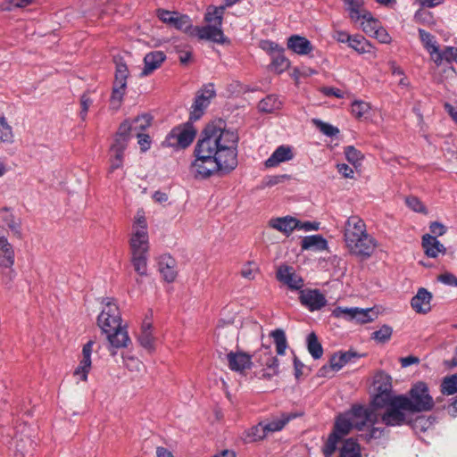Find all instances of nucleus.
Returning <instances> with one entry per match:
<instances>
[{"mask_svg":"<svg viewBox=\"0 0 457 457\" xmlns=\"http://www.w3.org/2000/svg\"><path fill=\"white\" fill-rule=\"evenodd\" d=\"M361 29L368 36H371L381 25L380 21L374 18L370 12H367L361 17Z\"/></svg>","mask_w":457,"mask_h":457,"instance_id":"38","label":"nucleus"},{"mask_svg":"<svg viewBox=\"0 0 457 457\" xmlns=\"http://www.w3.org/2000/svg\"><path fill=\"white\" fill-rule=\"evenodd\" d=\"M0 141L4 143H12L13 141L12 129L8 124L4 115L0 116Z\"/></svg>","mask_w":457,"mask_h":457,"instance_id":"51","label":"nucleus"},{"mask_svg":"<svg viewBox=\"0 0 457 457\" xmlns=\"http://www.w3.org/2000/svg\"><path fill=\"white\" fill-rule=\"evenodd\" d=\"M178 12L169 11L165 9H157V17L165 24L169 25L172 19L177 15Z\"/></svg>","mask_w":457,"mask_h":457,"instance_id":"62","label":"nucleus"},{"mask_svg":"<svg viewBox=\"0 0 457 457\" xmlns=\"http://www.w3.org/2000/svg\"><path fill=\"white\" fill-rule=\"evenodd\" d=\"M196 135V130L190 123L175 127L166 137L165 144L168 146L184 149L191 145Z\"/></svg>","mask_w":457,"mask_h":457,"instance_id":"7","label":"nucleus"},{"mask_svg":"<svg viewBox=\"0 0 457 457\" xmlns=\"http://www.w3.org/2000/svg\"><path fill=\"white\" fill-rule=\"evenodd\" d=\"M403 407H407L408 411H428L434 407V400L429 395L428 386L424 382L415 384L410 390V396L400 395Z\"/></svg>","mask_w":457,"mask_h":457,"instance_id":"4","label":"nucleus"},{"mask_svg":"<svg viewBox=\"0 0 457 457\" xmlns=\"http://www.w3.org/2000/svg\"><path fill=\"white\" fill-rule=\"evenodd\" d=\"M422 247L426 255L429 258H436L439 253L445 254L446 248L436 237L426 234L422 237Z\"/></svg>","mask_w":457,"mask_h":457,"instance_id":"25","label":"nucleus"},{"mask_svg":"<svg viewBox=\"0 0 457 457\" xmlns=\"http://www.w3.org/2000/svg\"><path fill=\"white\" fill-rule=\"evenodd\" d=\"M369 106L366 103L361 101H355L352 104V112L357 118H361L368 111Z\"/></svg>","mask_w":457,"mask_h":457,"instance_id":"63","label":"nucleus"},{"mask_svg":"<svg viewBox=\"0 0 457 457\" xmlns=\"http://www.w3.org/2000/svg\"><path fill=\"white\" fill-rule=\"evenodd\" d=\"M418 32L424 48L428 52L430 58L432 59L439 49V46L436 43L435 37L422 29H419Z\"/></svg>","mask_w":457,"mask_h":457,"instance_id":"35","label":"nucleus"},{"mask_svg":"<svg viewBox=\"0 0 457 457\" xmlns=\"http://www.w3.org/2000/svg\"><path fill=\"white\" fill-rule=\"evenodd\" d=\"M395 397L396 396L393 395L392 392H377L370 408L373 409L375 412H378L380 409H385L386 411L391 406L392 403L395 401Z\"/></svg>","mask_w":457,"mask_h":457,"instance_id":"31","label":"nucleus"},{"mask_svg":"<svg viewBox=\"0 0 457 457\" xmlns=\"http://www.w3.org/2000/svg\"><path fill=\"white\" fill-rule=\"evenodd\" d=\"M169 26L175 28L190 37H208L210 36L206 34L211 30L210 28H199V26H193L190 17L179 12L170 22Z\"/></svg>","mask_w":457,"mask_h":457,"instance_id":"10","label":"nucleus"},{"mask_svg":"<svg viewBox=\"0 0 457 457\" xmlns=\"http://www.w3.org/2000/svg\"><path fill=\"white\" fill-rule=\"evenodd\" d=\"M267 434L264 424L259 423L258 425L252 427L246 432V440L248 442H256L266 437Z\"/></svg>","mask_w":457,"mask_h":457,"instance_id":"49","label":"nucleus"},{"mask_svg":"<svg viewBox=\"0 0 457 457\" xmlns=\"http://www.w3.org/2000/svg\"><path fill=\"white\" fill-rule=\"evenodd\" d=\"M159 270L165 281L173 282L177 277L175 262L170 256H163L159 262Z\"/></svg>","mask_w":457,"mask_h":457,"instance_id":"30","label":"nucleus"},{"mask_svg":"<svg viewBox=\"0 0 457 457\" xmlns=\"http://www.w3.org/2000/svg\"><path fill=\"white\" fill-rule=\"evenodd\" d=\"M128 77L129 69L126 63L121 61L116 62L115 79L110 98V106L114 110L120 107L127 88Z\"/></svg>","mask_w":457,"mask_h":457,"instance_id":"6","label":"nucleus"},{"mask_svg":"<svg viewBox=\"0 0 457 457\" xmlns=\"http://www.w3.org/2000/svg\"><path fill=\"white\" fill-rule=\"evenodd\" d=\"M152 117L149 114H142L132 120H129V133L136 135L137 132H142L151 126Z\"/></svg>","mask_w":457,"mask_h":457,"instance_id":"36","label":"nucleus"},{"mask_svg":"<svg viewBox=\"0 0 457 457\" xmlns=\"http://www.w3.org/2000/svg\"><path fill=\"white\" fill-rule=\"evenodd\" d=\"M295 417V415L294 414L282 413L279 418L264 424L267 433L281 430L286 424Z\"/></svg>","mask_w":457,"mask_h":457,"instance_id":"45","label":"nucleus"},{"mask_svg":"<svg viewBox=\"0 0 457 457\" xmlns=\"http://www.w3.org/2000/svg\"><path fill=\"white\" fill-rule=\"evenodd\" d=\"M353 427V423L348 413L346 415H340L336 420L332 434H336L338 437L343 438L345 436L349 434Z\"/></svg>","mask_w":457,"mask_h":457,"instance_id":"33","label":"nucleus"},{"mask_svg":"<svg viewBox=\"0 0 457 457\" xmlns=\"http://www.w3.org/2000/svg\"><path fill=\"white\" fill-rule=\"evenodd\" d=\"M378 39L382 44H389L392 40L390 35L381 25L377 29L374 33L370 36Z\"/></svg>","mask_w":457,"mask_h":457,"instance_id":"61","label":"nucleus"},{"mask_svg":"<svg viewBox=\"0 0 457 457\" xmlns=\"http://www.w3.org/2000/svg\"><path fill=\"white\" fill-rule=\"evenodd\" d=\"M359 355L355 352L348 351L345 353H338L332 355L329 361V365H324L319 370L320 377H328L329 372L338 371L346 363L353 361V359L358 358Z\"/></svg>","mask_w":457,"mask_h":457,"instance_id":"14","label":"nucleus"},{"mask_svg":"<svg viewBox=\"0 0 457 457\" xmlns=\"http://www.w3.org/2000/svg\"><path fill=\"white\" fill-rule=\"evenodd\" d=\"M405 203L407 206L415 212L424 213L428 212L426 206L416 196L406 197Z\"/></svg>","mask_w":457,"mask_h":457,"instance_id":"55","label":"nucleus"},{"mask_svg":"<svg viewBox=\"0 0 457 457\" xmlns=\"http://www.w3.org/2000/svg\"><path fill=\"white\" fill-rule=\"evenodd\" d=\"M457 53V48L453 46H447L444 50L438 49L435 56L432 58V61L439 66L442 64L443 61L445 60L448 62L453 61L454 54Z\"/></svg>","mask_w":457,"mask_h":457,"instance_id":"47","label":"nucleus"},{"mask_svg":"<svg viewBox=\"0 0 457 457\" xmlns=\"http://www.w3.org/2000/svg\"><path fill=\"white\" fill-rule=\"evenodd\" d=\"M259 272V267L255 262H249L242 267L241 275L243 278L252 280Z\"/></svg>","mask_w":457,"mask_h":457,"instance_id":"57","label":"nucleus"},{"mask_svg":"<svg viewBox=\"0 0 457 457\" xmlns=\"http://www.w3.org/2000/svg\"><path fill=\"white\" fill-rule=\"evenodd\" d=\"M270 337L274 340L277 353L278 355H284L287 347V341L284 330L277 328L270 332Z\"/></svg>","mask_w":457,"mask_h":457,"instance_id":"44","label":"nucleus"},{"mask_svg":"<svg viewBox=\"0 0 457 457\" xmlns=\"http://www.w3.org/2000/svg\"><path fill=\"white\" fill-rule=\"evenodd\" d=\"M342 438L336 436V434H330L323 448V453L325 457H331L335 453L337 444Z\"/></svg>","mask_w":457,"mask_h":457,"instance_id":"53","label":"nucleus"},{"mask_svg":"<svg viewBox=\"0 0 457 457\" xmlns=\"http://www.w3.org/2000/svg\"><path fill=\"white\" fill-rule=\"evenodd\" d=\"M129 253H148L150 244L148 231H132L129 240Z\"/></svg>","mask_w":457,"mask_h":457,"instance_id":"19","label":"nucleus"},{"mask_svg":"<svg viewBox=\"0 0 457 457\" xmlns=\"http://www.w3.org/2000/svg\"><path fill=\"white\" fill-rule=\"evenodd\" d=\"M94 344L95 342L93 340H89L84 345L82 349V358L73 373L75 377H78L79 379L83 382L87 381V376L91 370V354Z\"/></svg>","mask_w":457,"mask_h":457,"instance_id":"16","label":"nucleus"},{"mask_svg":"<svg viewBox=\"0 0 457 457\" xmlns=\"http://www.w3.org/2000/svg\"><path fill=\"white\" fill-rule=\"evenodd\" d=\"M263 357L260 359V364L265 368L262 370L261 378H270L278 373V360L273 356L270 346L263 347Z\"/></svg>","mask_w":457,"mask_h":457,"instance_id":"21","label":"nucleus"},{"mask_svg":"<svg viewBox=\"0 0 457 457\" xmlns=\"http://www.w3.org/2000/svg\"><path fill=\"white\" fill-rule=\"evenodd\" d=\"M434 420L425 416H418L413 420H410V424L415 432H425L433 425Z\"/></svg>","mask_w":457,"mask_h":457,"instance_id":"50","label":"nucleus"},{"mask_svg":"<svg viewBox=\"0 0 457 457\" xmlns=\"http://www.w3.org/2000/svg\"><path fill=\"white\" fill-rule=\"evenodd\" d=\"M299 300L301 304L310 312L320 311L328 303L325 295L319 289L300 290Z\"/></svg>","mask_w":457,"mask_h":457,"instance_id":"11","label":"nucleus"},{"mask_svg":"<svg viewBox=\"0 0 457 457\" xmlns=\"http://www.w3.org/2000/svg\"><path fill=\"white\" fill-rule=\"evenodd\" d=\"M307 349L312 357L315 360L320 359L323 355V347L319 342L318 337L314 332L307 336Z\"/></svg>","mask_w":457,"mask_h":457,"instance_id":"41","label":"nucleus"},{"mask_svg":"<svg viewBox=\"0 0 457 457\" xmlns=\"http://www.w3.org/2000/svg\"><path fill=\"white\" fill-rule=\"evenodd\" d=\"M314 123L320 130L328 137H334L339 133V129L328 123L323 122L319 120H314Z\"/></svg>","mask_w":457,"mask_h":457,"instance_id":"59","label":"nucleus"},{"mask_svg":"<svg viewBox=\"0 0 457 457\" xmlns=\"http://www.w3.org/2000/svg\"><path fill=\"white\" fill-rule=\"evenodd\" d=\"M97 325L106 335L112 348H126L130 343L127 326L122 325L120 309L113 299L104 300L102 312L97 317Z\"/></svg>","mask_w":457,"mask_h":457,"instance_id":"2","label":"nucleus"},{"mask_svg":"<svg viewBox=\"0 0 457 457\" xmlns=\"http://www.w3.org/2000/svg\"><path fill=\"white\" fill-rule=\"evenodd\" d=\"M328 246L327 240L321 235L304 237L301 241V248L304 250L322 251Z\"/></svg>","mask_w":457,"mask_h":457,"instance_id":"29","label":"nucleus"},{"mask_svg":"<svg viewBox=\"0 0 457 457\" xmlns=\"http://www.w3.org/2000/svg\"><path fill=\"white\" fill-rule=\"evenodd\" d=\"M133 135L129 133V120H126L120 125L111 146L125 151Z\"/></svg>","mask_w":457,"mask_h":457,"instance_id":"27","label":"nucleus"},{"mask_svg":"<svg viewBox=\"0 0 457 457\" xmlns=\"http://www.w3.org/2000/svg\"><path fill=\"white\" fill-rule=\"evenodd\" d=\"M228 366L232 371L243 373L252 367V356L246 353L237 351L226 354Z\"/></svg>","mask_w":457,"mask_h":457,"instance_id":"15","label":"nucleus"},{"mask_svg":"<svg viewBox=\"0 0 457 457\" xmlns=\"http://www.w3.org/2000/svg\"><path fill=\"white\" fill-rule=\"evenodd\" d=\"M134 137H137V143L140 145L141 151L145 152L151 146V139L149 135L145 134L143 132H137Z\"/></svg>","mask_w":457,"mask_h":457,"instance_id":"64","label":"nucleus"},{"mask_svg":"<svg viewBox=\"0 0 457 457\" xmlns=\"http://www.w3.org/2000/svg\"><path fill=\"white\" fill-rule=\"evenodd\" d=\"M293 149L289 145H279L272 154L265 161L264 164L267 168H273L281 162L291 161L294 158Z\"/></svg>","mask_w":457,"mask_h":457,"instance_id":"23","label":"nucleus"},{"mask_svg":"<svg viewBox=\"0 0 457 457\" xmlns=\"http://www.w3.org/2000/svg\"><path fill=\"white\" fill-rule=\"evenodd\" d=\"M353 426L358 430H362L368 425H374L378 421L379 414L370 407L354 405L348 413Z\"/></svg>","mask_w":457,"mask_h":457,"instance_id":"9","label":"nucleus"},{"mask_svg":"<svg viewBox=\"0 0 457 457\" xmlns=\"http://www.w3.org/2000/svg\"><path fill=\"white\" fill-rule=\"evenodd\" d=\"M224 7L209 6L204 15V21L208 23L202 28H210L211 30L206 34L208 37H198L199 39L210 40L212 42L228 45L230 40L224 35L221 26L223 21Z\"/></svg>","mask_w":457,"mask_h":457,"instance_id":"5","label":"nucleus"},{"mask_svg":"<svg viewBox=\"0 0 457 457\" xmlns=\"http://www.w3.org/2000/svg\"><path fill=\"white\" fill-rule=\"evenodd\" d=\"M345 154L346 160L353 165L359 163L363 158L362 154L353 145L345 148Z\"/></svg>","mask_w":457,"mask_h":457,"instance_id":"54","label":"nucleus"},{"mask_svg":"<svg viewBox=\"0 0 457 457\" xmlns=\"http://www.w3.org/2000/svg\"><path fill=\"white\" fill-rule=\"evenodd\" d=\"M361 447L359 444L353 438L347 439L341 450L340 457H361Z\"/></svg>","mask_w":457,"mask_h":457,"instance_id":"43","label":"nucleus"},{"mask_svg":"<svg viewBox=\"0 0 457 457\" xmlns=\"http://www.w3.org/2000/svg\"><path fill=\"white\" fill-rule=\"evenodd\" d=\"M401 400V396L396 395L389 408H387L383 413L378 412L382 423L386 426L395 427L402 426L410 422L408 415L404 412L405 411H408L407 407L400 405L402 403Z\"/></svg>","mask_w":457,"mask_h":457,"instance_id":"8","label":"nucleus"},{"mask_svg":"<svg viewBox=\"0 0 457 457\" xmlns=\"http://www.w3.org/2000/svg\"><path fill=\"white\" fill-rule=\"evenodd\" d=\"M271 228L289 236L298 226V220L291 216L271 219L269 221Z\"/></svg>","mask_w":457,"mask_h":457,"instance_id":"26","label":"nucleus"},{"mask_svg":"<svg viewBox=\"0 0 457 457\" xmlns=\"http://www.w3.org/2000/svg\"><path fill=\"white\" fill-rule=\"evenodd\" d=\"M371 309H359V308H347L337 307L333 310L332 315L336 318H344L347 320H356L359 323H368L373 320Z\"/></svg>","mask_w":457,"mask_h":457,"instance_id":"12","label":"nucleus"},{"mask_svg":"<svg viewBox=\"0 0 457 457\" xmlns=\"http://www.w3.org/2000/svg\"><path fill=\"white\" fill-rule=\"evenodd\" d=\"M260 47L273 55L278 52H283V48L280 47L277 43L270 40H262L260 42Z\"/></svg>","mask_w":457,"mask_h":457,"instance_id":"60","label":"nucleus"},{"mask_svg":"<svg viewBox=\"0 0 457 457\" xmlns=\"http://www.w3.org/2000/svg\"><path fill=\"white\" fill-rule=\"evenodd\" d=\"M345 11L353 22L361 21V17L368 12L364 0H344Z\"/></svg>","mask_w":457,"mask_h":457,"instance_id":"28","label":"nucleus"},{"mask_svg":"<svg viewBox=\"0 0 457 457\" xmlns=\"http://www.w3.org/2000/svg\"><path fill=\"white\" fill-rule=\"evenodd\" d=\"M432 294L424 287L418 289L411 300V308L420 314H427L431 311Z\"/></svg>","mask_w":457,"mask_h":457,"instance_id":"20","label":"nucleus"},{"mask_svg":"<svg viewBox=\"0 0 457 457\" xmlns=\"http://www.w3.org/2000/svg\"><path fill=\"white\" fill-rule=\"evenodd\" d=\"M237 133L226 129L223 120L208 124L195 147L191 166L195 177L206 179L218 171L233 170L237 165Z\"/></svg>","mask_w":457,"mask_h":457,"instance_id":"1","label":"nucleus"},{"mask_svg":"<svg viewBox=\"0 0 457 457\" xmlns=\"http://www.w3.org/2000/svg\"><path fill=\"white\" fill-rule=\"evenodd\" d=\"M287 48L299 55H306L312 52L313 46L306 37L293 35L287 39Z\"/></svg>","mask_w":457,"mask_h":457,"instance_id":"24","label":"nucleus"},{"mask_svg":"<svg viewBox=\"0 0 457 457\" xmlns=\"http://www.w3.org/2000/svg\"><path fill=\"white\" fill-rule=\"evenodd\" d=\"M154 337L152 334V324L148 320H144L141 326L138 341L145 349H152L154 345Z\"/></svg>","mask_w":457,"mask_h":457,"instance_id":"37","label":"nucleus"},{"mask_svg":"<svg viewBox=\"0 0 457 457\" xmlns=\"http://www.w3.org/2000/svg\"><path fill=\"white\" fill-rule=\"evenodd\" d=\"M289 64L290 62L283 54V52H278L272 56L270 67L275 72L281 73L289 67Z\"/></svg>","mask_w":457,"mask_h":457,"instance_id":"48","label":"nucleus"},{"mask_svg":"<svg viewBox=\"0 0 457 457\" xmlns=\"http://www.w3.org/2000/svg\"><path fill=\"white\" fill-rule=\"evenodd\" d=\"M215 91L212 84L205 86L196 94L192 105L190 120H198L204 113V110L209 105L210 100L214 97Z\"/></svg>","mask_w":457,"mask_h":457,"instance_id":"13","label":"nucleus"},{"mask_svg":"<svg viewBox=\"0 0 457 457\" xmlns=\"http://www.w3.org/2000/svg\"><path fill=\"white\" fill-rule=\"evenodd\" d=\"M392 378L389 375L383 371H379L375 375L374 386L377 392H392Z\"/></svg>","mask_w":457,"mask_h":457,"instance_id":"40","label":"nucleus"},{"mask_svg":"<svg viewBox=\"0 0 457 457\" xmlns=\"http://www.w3.org/2000/svg\"><path fill=\"white\" fill-rule=\"evenodd\" d=\"M147 231V222L145 216V212L140 209L137 212V214L135 216V220L132 225V231Z\"/></svg>","mask_w":457,"mask_h":457,"instance_id":"56","label":"nucleus"},{"mask_svg":"<svg viewBox=\"0 0 457 457\" xmlns=\"http://www.w3.org/2000/svg\"><path fill=\"white\" fill-rule=\"evenodd\" d=\"M281 104L277 96L270 95L259 102L258 108L262 112H272L280 109Z\"/></svg>","mask_w":457,"mask_h":457,"instance_id":"42","label":"nucleus"},{"mask_svg":"<svg viewBox=\"0 0 457 457\" xmlns=\"http://www.w3.org/2000/svg\"><path fill=\"white\" fill-rule=\"evenodd\" d=\"M0 141L4 143H12L13 141L12 129L8 124L4 115L0 116Z\"/></svg>","mask_w":457,"mask_h":457,"instance_id":"52","label":"nucleus"},{"mask_svg":"<svg viewBox=\"0 0 457 457\" xmlns=\"http://www.w3.org/2000/svg\"><path fill=\"white\" fill-rule=\"evenodd\" d=\"M14 264V251L12 246L4 237H0V266L2 268L9 269L7 276L9 280L12 281L15 272L12 269Z\"/></svg>","mask_w":457,"mask_h":457,"instance_id":"17","label":"nucleus"},{"mask_svg":"<svg viewBox=\"0 0 457 457\" xmlns=\"http://www.w3.org/2000/svg\"><path fill=\"white\" fill-rule=\"evenodd\" d=\"M392 331L391 327L384 325L378 330L372 333V338L378 342H386L391 337Z\"/></svg>","mask_w":457,"mask_h":457,"instance_id":"58","label":"nucleus"},{"mask_svg":"<svg viewBox=\"0 0 457 457\" xmlns=\"http://www.w3.org/2000/svg\"><path fill=\"white\" fill-rule=\"evenodd\" d=\"M134 270L140 276H147L148 253H129Z\"/></svg>","mask_w":457,"mask_h":457,"instance_id":"34","label":"nucleus"},{"mask_svg":"<svg viewBox=\"0 0 457 457\" xmlns=\"http://www.w3.org/2000/svg\"><path fill=\"white\" fill-rule=\"evenodd\" d=\"M165 59L166 55L162 51H152L146 54L144 57V69L141 71V77L152 74L161 67Z\"/></svg>","mask_w":457,"mask_h":457,"instance_id":"22","label":"nucleus"},{"mask_svg":"<svg viewBox=\"0 0 457 457\" xmlns=\"http://www.w3.org/2000/svg\"><path fill=\"white\" fill-rule=\"evenodd\" d=\"M441 392L443 395H452L457 393V374L445 377L441 384ZM457 405V400L454 402Z\"/></svg>","mask_w":457,"mask_h":457,"instance_id":"46","label":"nucleus"},{"mask_svg":"<svg viewBox=\"0 0 457 457\" xmlns=\"http://www.w3.org/2000/svg\"><path fill=\"white\" fill-rule=\"evenodd\" d=\"M348 46L359 54L370 53L371 44L361 35L352 36Z\"/></svg>","mask_w":457,"mask_h":457,"instance_id":"39","label":"nucleus"},{"mask_svg":"<svg viewBox=\"0 0 457 457\" xmlns=\"http://www.w3.org/2000/svg\"><path fill=\"white\" fill-rule=\"evenodd\" d=\"M344 238L349 252L362 258H369L377 246L374 237L367 232L365 222L356 215L346 220Z\"/></svg>","mask_w":457,"mask_h":457,"instance_id":"3","label":"nucleus"},{"mask_svg":"<svg viewBox=\"0 0 457 457\" xmlns=\"http://www.w3.org/2000/svg\"><path fill=\"white\" fill-rule=\"evenodd\" d=\"M277 278L291 289H301L303 286V278L295 273L292 267L282 265L277 270Z\"/></svg>","mask_w":457,"mask_h":457,"instance_id":"18","label":"nucleus"},{"mask_svg":"<svg viewBox=\"0 0 457 457\" xmlns=\"http://www.w3.org/2000/svg\"><path fill=\"white\" fill-rule=\"evenodd\" d=\"M0 214L3 221L8 226V228L15 235L21 236V221L19 218L14 216L12 210L8 207H3L0 209Z\"/></svg>","mask_w":457,"mask_h":457,"instance_id":"32","label":"nucleus"}]
</instances>
